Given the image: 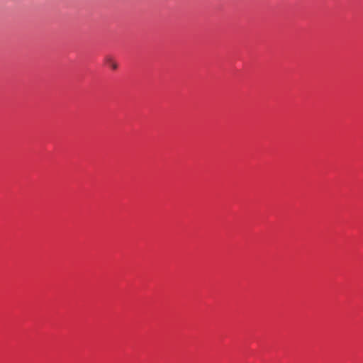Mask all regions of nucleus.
<instances>
[{
  "instance_id": "obj_1",
  "label": "nucleus",
  "mask_w": 363,
  "mask_h": 363,
  "mask_svg": "<svg viewBox=\"0 0 363 363\" xmlns=\"http://www.w3.org/2000/svg\"><path fill=\"white\" fill-rule=\"evenodd\" d=\"M105 62L113 69H116L118 68L117 62L111 57H110V56L106 57Z\"/></svg>"
}]
</instances>
